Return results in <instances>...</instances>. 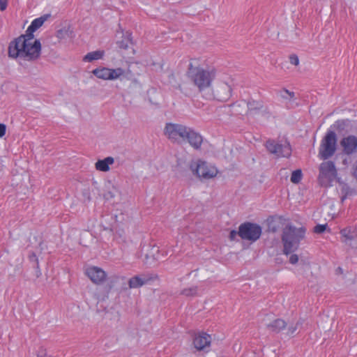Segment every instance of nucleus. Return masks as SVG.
I'll return each mask as SVG.
<instances>
[{"label":"nucleus","mask_w":357,"mask_h":357,"mask_svg":"<svg viewBox=\"0 0 357 357\" xmlns=\"http://www.w3.org/2000/svg\"><path fill=\"white\" fill-rule=\"evenodd\" d=\"M104 54L105 52L103 50H96L91 52L84 56L83 61L85 62H92L95 60L101 59L103 57Z\"/></svg>","instance_id":"19"},{"label":"nucleus","mask_w":357,"mask_h":357,"mask_svg":"<svg viewBox=\"0 0 357 357\" xmlns=\"http://www.w3.org/2000/svg\"><path fill=\"white\" fill-rule=\"evenodd\" d=\"M158 251L159 250H158V248L157 247L153 246V248H151L149 254L152 255L153 260H157L158 259V257L155 256V253H158Z\"/></svg>","instance_id":"32"},{"label":"nucleus","mask_w":357,"mask_h":357,"mask_svg":"<svg viewBox=\"0 0 357 357\" xmlns=\"http://www.w3.org/2000/svg\"><path fill=\"white\" fill-rule=\"evenodd\" d=\"M302 178V172L301 169H296L291 174V181L294 183H298Z\"/></svg>","instance_id":"27"},{"label":"nucleus","mask_w":357,"mask_h":357,"mask_svg":"<svg viewBox=\"0 0 357 357\" xmlns=\"http://www.w3.org/2000/svg\"><path fill=\"white\" fill-rule=\"evenodd\" d=\"M151 278L147 275H136L128 280V286L130 289L139 288L148 283Z\"/></svg>","instance_id":"17"},{"label":"nucleus","mask_w":357,"mask_h":357,"mask_svg":"<svg viewBox=\"0 0 357 357\" xmlns=\"http://www.w3.org/2000/svg\"><path fill=\"white\" fill-rule=\"evenodd\" d=\"M298 261V256L296 254H293L289 257V262L291 264H296Z\"/></svg>","instance_id":"31"},{"label":"nucleus","mask_w":357,"mask_h":357,"mask_svg":"<svg viewBox=\"0 0 357 357\" xmlns=\"http://www.w3.org/2000/svg\"><path fill=\"white\" fill-rule=\"evenodd\" d=\"M6 126L3 123H0V137H2L6 134Z\"/></svg>","instance_id":"33"},{"label":"nucleus","mask_w":357,"mask_h":357,"mask_svg":"<svg viewBox=\"0 0 357 357\" xmlns=\"http://www.w3.org/2000/svg\"><path fill=\"white\" fill-rule=\"evenodd\" d=\"M353 176L357 180V162H356V165L354 167Z\"/></svg>","instance_id":"36"},{"label":"nucleus","mask_w":357,"mask_h":357,"mask_svg":"<svg viewBox=\"0 0 357 357\" xmlns=\"http://www.w3.org/2000/svg\"><path fill=\"white\" fill-rule=\"evenodd\" d=\"M187 132L185 135V141H188L194 149H199L202 144V137L190 127Z\"/></svg>","instance_id":"16"},{"label":"nucleus","mask_w":357,"mask_h":357,"mask_svg":"<svg viewBox=\"0 0 357 357\" xmlns=\"http://www.w3.org/2000/svg\"><path fill=\"white\" fill-rule=\"evenodd\" d=\"M188 127L181 123H167L163 133L173 143L181 144L185 141Z\"/></svg>","instance_id":"6"},{"label":"nucleus","mask_w":357,"mask_h":357,"mask_svg":"<svg viewBox=\"0 0 357 357\" xmlns=\"http://www.w3.org/2000/svg\"><path fill=\"white\" fill-rule=\"evenodd\" d=\"M114 162V158L109 156L104 158L103 160H98L95 163V167L98 171L106 172L110 169L109 165H113Z\"/></svg>","instance_id":"18"},{"label":"nucleus","mask_w":357,"mask_h":357,"mask_svg":"<svg viewBox=\"0 0 357 357\" xmlns=\"http://www.w3.org/2000/svg\"><path fill=\"white\" fill-rule=\"evenodd\" d=\"M38 357H52V356H47L46 355H42V354H38Z\"/></svg>","instance_id":"38"},{"label":"nucleus","mask_w":357,"mask_h":357,"mask_svg":"<svg viewBox=\"0 0 357 357\" xmlns=\"http://www.w3.org/2000/svg\"><path fill=\"white\" fill-rule=\"evenodd\" d=\"M105 197L107 199L112 198L114 197V195L112 194L110 192L105 195Z\"/></svg>","instance_id":"37"},{"label":"nucleus","mask_w":357,"mask_h":357,"mask_svg":"<svg viewBox=\"0 0 357 357\" xmlns=\"http://www.w3.org/2000/svg\"><path fill=\"white\" fill-rule=\"evenodd\" d=\"M211 337L204 332L195 333L192 338V344L197 351H208L211 343Z\"/></svg>","instance_id":"12"},{"label":"nucleus","mask_w":357,"mask_h":357,"mask_svg":"<svg viewBox=\"0 0 357 357\" xmlns=\"http://www.w3.org/2000/svg\"><path fill=\"white\" fill-rule=\"evenodd\" d=\"M337 176V169L332 161L322 162L319 166V180L321 185L328 186Z\"/></svg>","instance_id":"9"},{"label":"nucleus","mask_w":357,"mask_h":357,"mask_svg":"<svg viewBox=\"0 0 357 357\" xmlns=\"http://www.w3.org/2000/svg\"><path fill=\"white\" fill-rule=\"evenodd\" d=\"M92 73L98 78L103 80L122 79L125 78L135 81L130 69L125 70L121 68H109L102 67L93 70Z\"/></svg>","instance_id":"4"},{"label":"nucleus","mask_w":357,"mask_h":357,"mask_svg":"<svg viewBox=\"0 0 357 357\" xmlns=\"http://www.w3.org/2000/svg\"><path fill=\"white\" fill-rule=\"evenodd\" d=\"M34 257H36V255L34 254H33L32 258H34Z\"/></svg>","instance_id":"39"},{"label":"nucleus","mask_w":357,"mask_h":357,"mask_svg":"<svg viewBox=\"0 0 357 357\" xmlns=\"http://www.w3.org/2000/svg\"><path fill=\"white\" fill-rule=\"evenodd\" d=\"M198 289L197 287H191L185 288L181 291V294L185 296H195L197 294Z\"/></svg>","instance_id":"25"},{"label":"nucleus","mask_w":357,"mask_h":357,"mask_svg":"<svg viewBox=\"0 0 357 357\" xmlns=\"http://www.w3.org/2000/svg\"><path fill=\"white\" fill-rule=\"evenodd\" d=\"M268 151L278 157L288 158L291 154V149L287 141L278 142L273 139H268L265 144Z\"/></svg>","instance_id":"10"},{"label":"nucleus","mask_w":357,"mask_h":357,"mask_svg":"<svg viewBox=\"0 0 357 357\" xmlns=\"http://www.w3.org/2000/svg\"><path fill=\"white\" fill-rule=\"evenodd\" d=\"M306 229L303 227L297 228L291 225H287L282 231V241L283 252L289 255L296 251L301 240L305 238Z\"/></svg>","instance_id":"2"},{"label":"nucleus","mask_w":357,"mask_h":357,"mask_svg":"<svg viewBox=\"0 0 357 357\" xmlns=\"http://www.w3.org/2000/svg\"><path fill=\"white\" fill-rule=\"evenodd\" d=\"M7 7V0H0V10H4Z\"/></svg>","instance_id":"34"},{"label":"nucleus","mask_w":357,"mask_h":357,"mask_svg":"<svg viewBox=\"0 0 357 357\" xmlns=\"http://www.w3.org/2000/svg\"><path fill=\"white\" fill-rule=\"evenodd\" d=\"M47 19V16H42L33 20L29 26L30 31H36L39 29Z\"/></svg>","instance_id":"21"},{"label":"nucleus","mask_w":357,"mask_h":357,"mask_svg":"<svg viewBox=\"0 0 357 357\" xmlns=\"http://www.w3.org/2000/svg\"><path fill=\"white\" fill-rule=\"evenodd\" d=\"M327 227V224L317 225L314 227L313 231L316 234H322L324 231H326Z\"/></svg>","instance_id":"29"},{"label":"nucleus","mask_w":357,"mask_h":357,"mask_svg":"<svg viewBox=\"0 0 357 357\" xmlns=\"http://www.w3.org/2000/svg\"><path fill=\"white\" fill-rule=\"evenodd\" d=\"M215 75V71L213 68H204L193 66L189 64L188 77L199 91L208 88Z\"/></svg>","instance_id":"3"},{"label":"nucleus","mask_w":357,"mask_h":357,"mask_svg":"<svg viewBox=\"0 0 357 357\" xmlns=\"http://www.w3.org/2000/svg\"><path fill=\"white\" fill-rule=\"evenodd\" d=\"M190 169L194 174L204 179L212 178L218 174L215 167L202 160L192 162Z\"/></svg>","instance_id":"8"},{"label":"nucleus","mask_w":357,"mask_h":357,"mask_svg":"<svg viewBox=\"0 0 357 357\" xmlns=\"http://www.w3.org/2000/svg\"><path fill=\"white\" fill-rule=\"evenodd\" d=\"M350 121L348 119L338 120L333 125V128L339 132L344 131L349 126Z\"/></svg>","instance_id":"23"},{"label":"nucleus","mask_w":357,"mask_h":357,"mask_svg":"<svg viewBox=\"0 0 357 357\" xmlns=\"http://www.w3.org/2000/svg\"><path fill=\"white\" fill-rule=\"evenodd\" d=\"M268 328L273 332H280L286 327V322L280 319H275L267 325Z\"/></svg>","instance_id":"20"},{"label":"nucleus","mask_w":357,"mask_h":357,"mask_svg":"<svg viewBox=\"0 0 357 357\" xmlns=\"http://www.w3.org/2000/svg\"><path fill=\"white\" fill-rule=\"evenodd\" d=\"M119 282H121L123 284H126V278L121 275H114L111 277L109 280L110 288L114 287L115 284Z\"/></svg>","instance_id":"26"},{"label":"nucleus","mask_w":357,"mask_h":357,"mask_svg":"<svg viewBox=\"0 0 357 357\" xmlns=\"http://www.w3.org/2000/svg\"><path fill=\"white\" fill-rule=\"evenodd\" d=\"M289 61L291 64L298 66L299 64L298 57L296 54H291L289 56Z\"/></svg>","instance_id":"30"},{"label":"nucleus","mask_w":357,"mask_h":357,"mask_svg":"<svg viewBox=\"0 0 357 357\" xmlns=\"http://www.w3.org/2000/svg\"><path fill=\"white\" fill-rule=\"evenodd\" d=\"M28 27L26 33L12 40L8 45V56L22 61H33L40 56L41 43L34 39L33 33Z\"/></svg>","instance_id":"1"},{"label":"nucleus","mask_w":357,"mask_h":357,"mask_svg":"<svg viewBox=\"0 0 357 357\" xmlns=\"http://www.w3.org/2000/svg\"><path fill=\"white\" fill-rule=\"evenodd\" d=\"M233 86V80L230 78L227 81L218 82L213 89L215 98L219 101L228 100L231 96Z\"/></svg>","instance_id":"11"},{"label":"nucleus","mask_w":357,"mask_h":357,"mask_svg":"<svg viewBox=\"0 0 357 357\" xmlns=\"http://www.w3.org/2000/svg\"><path fill=\"white\" fill-rule=\"evenodd\" d=\"M238 235V231H235V230H232L230 231V234H229V239L231 241H234L235 240V238L236 236Z\"/></svg>","instance_id":"35"},{"label":"nucleus","mask_w":357,"mask_h":357,"mask_svg":"<svg viewBox=\"0 0 357 357\" xmlns=\"http://www.w3.org/2000/svg\"><path fill=\"white\" fill-rule=\"evenodd\" d=\"M342 153L347 155H351L357 152V137L349 135L344 137L340 142Z\"/></svg>","instance_id":"13"},{"label":"nucleus","mask_w":357,"mask_h":357,"mask_svg":"<svg viewBox=\"0 0 357 357\" xmlns=\"http://www.w3.org/2000/svg\"><path fill=\"white\" fill-rule=\"evenodd\" d=\"M342 236V241L346 244H348L351 241L353 240L354 236L351 228H344L340 231Z\"/></svg>","instance_id":"22"},{"label":"nucleus","mask_w":357,"mask_h":357,"mask_svg":"<svg viewBox=\"0 0 357 357\" xmlns=\"http://www.w3.org/2000/svg\"><path fill=\"white\" fill-rule=\"evenodd\" d=\"M86 275L95 284L102 283L106 279V273L100 268L97 266H91L86 269Z\"/></svg>","instance_id":"15"},{"label":"nucleus","mask_w":357,"mask_h":357,"mask_svg":"<svg viewBox=\"0 0 357 357\" xmlns=\"http://www.w3.org/2000/svg\"><path fill=\"white\" fill-rule=\"evenodd\" d=\"M342 193L343 194V196L342 197V200L343 201L348 195H350L352 194L353 190L347 185L344 184L342 187Z\"/></svg>","instance_id":"28"},{"label":"nucleus","mask_w":357,"mask_h":357,"mask_svg":"<svg viewBox=\"0 0 357 357\" xmlns=\"http://www.w3.org/2000/svg\"><path fill=\"white\" fill-rule=\"evenodd\" d=\"M337 149V135L334 130H328L326 135L321 139L319 157L321 160H327L332 157Z\"/></svg>","instance_id":"5"},{"label":"nucleus","mask_w":357,"mask_h":357,"mask_svg":"<svg viewBox=\"0 0 357 357\" xmlns=\"http://www.w3.org/2000/svg\"><path fill=\"white\" fill-rule=\"evenodd\" d=\"M262 233L261 227L255 223L249 222L241 224L238 227V236L243 239L251 242L257 241Z\"/></svg>","instance_id":"7"},{"label":"nucleus","mask_w":357,"mask_h":357,"mask_svg":"<svg viewBox=\"0 0 357 357\" xmlns=\"http://www.w3.org/2000/svg\"><path fill=\"white\" fill-rule=\"evenodd\" d=\"M280 96L283 99L291 100L294 99L295 93L293 91L284 89L280 92Z\"/></svg>","instance_id":"24"},{"label":"nucleus","mask_w":357,"mask_h":357,"mask_svg":"<svg viewBox=\"0 0 357 357\" xmlns=\"http://www.w3.org/2000/svg\"><path fill=\"white\" fill-rule=\"evenodd\" d=\"M248 114L250 116H255L257 114L266 115L269 114L268 108L264 105L261 100H255L250 99L247 102Z\"/></svg>","instance_id":"14"}]
</instances>
